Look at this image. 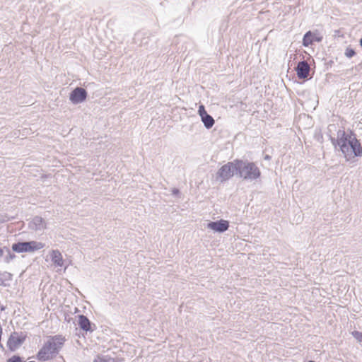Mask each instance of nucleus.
<instances>
[{
  "instance_id": "obj_1",
  "label": "nucleus",
  "mask_w": 362,
  "mask_h": 362,
  "mask_svg": "<svg viewBox=\"0 0 362 362\" xmlns=\"http://www.w3.org/2000/svg\"><path fill=\"white\" fill-rule=\"evenodd\" d=\"M330 139L335 148L338 147L346 160L352 157L362 156L361 144L352 132L347 134L344 130L339 129L337 138L331 137Z\"/></svg>"
},
{
  "instance_id": "obj_2",
  "label": "nucleus",
  "mask_w": 362,
  "mask_h": 362,
  "mask_svg": "<svg viewBox=\"0 0 362 362\" xmlns=\"http://www.w3.org/2000/svg\"><path fill=\"white\" fill-rule=\"evenodd\" d=\"M65 339L61 335L50 336L37 354V358L46 361L56 357L64 344Z\"/></svg>"
},
{
  "instance_id": "obj_3",
  "label": "nucleus",
  "mask_w": 362,
  "mask_h": 362,
  "mask_svg": "<svg viewBox=\"0 0 362 362\" xmlns=\"http://www.w3.org/2000/svg\"><path fill=\"white\" fill-rule=\"evenodd\" d=\"M238 175L245 180L253 181L259 178L261 171L257 165L247 160L238 159Z\"/></svg>"
},
{
  "instance_id": "obj_4",
  "label": "nucleus",
  "mask_w": 362,
  "mask_h": 362,
  "mask_svg": "<svg viewBox=\"0 0 362 362\" xmlns=\"http://www.w3.org/2000/svg\"><path fill=\"white\" fill-rule=\"evenodd\" d=\"M238 159L223 165L216 173V179L221 182L228 180L235 174L238 175Z\"/></svg>"
},
{
  "instance_id": "obj_5",
  "label": "nucleus",
  "mask_w": 362,
  "mask_h": 362,
  "mask_svg": "<svg viewBox=\"0 0 362 362\" xmlns=\"http://www.w3.org/2000/svg\"><path fill=\"white\" fill-rule=\"evenodd\" d=\"M45 245L40 242H18L13 244L12 250L18 253L32 252L43 248Z\"/></svg>"
},
{
  "instance_id": "obj_6",
  "label": "nucleus",
  "mask_w": 362,
  "mask_h": 362,
  "mask_svg": "<svg viewBox=\"0 0 362 362\" xmlns=\"http://www.w3.org/2000/svg\"><path fill=\"white\" fill-rule=\"evenodd\" d=\"M88 93L87 91L81 87L74 88L69 95V100L73 104H79L86 100Z\"/></svg>"
},
{
  "instance_id": "obj_7",
  "label": "nucleus",
  "mask_w": 362,
  "mask_h": 362,
  "mask_svg": "<svg viewBox=\"0 0 362 362\" xmlns=\"http://www.w3.org/2000/svg\"><path fill=\"white\" fill-rule=\"evenodd\" d=\"M198 113L205 128L207 129H211L214 126L215 120L212 116L207 113L203 105H199Z\"/></svg>"
},
{
  "instance_id": "obj_8",
  "label": "nucleus",
  "mask_w": 362,
  "mask_h": 362,
  "mask_svg": "<svg viewBox=\"0 0 362 362\" xmlns=\"http://www.w3.org/2000/svg\"><path fill=\"white\" fill-rule=\"evenodd\" d=\"M207 228L218 233H223L229 228V223L226 220H218L216 221H210L207 224Z\"/></svg>"
},
{
  "instance_id": "obj_9",
  "label": "nucleus",
  "mask_w": 362,
  "mask_h": 362,
  "mask_svg": "<svg viewBox=\"0 0 362 362\" xmlns=\"http://www.w3.org/2000/svg\"><path fill=\"white\" fill-rule=\"evenodd\" d=\"M310 66L306 61H300L296 68V74L300 79L306 78L309 75Z\"/></svg>"
},
{
  "instance_id": "obj_10",
  "label": "nucleus",
  "mask_w": 362,
  "mask_h": 362,
  "mask_svg": "<svg viewBox=\"0 0 362 362\" xmlns=\"http://www.w3.org/2000/svg\"><path fill=\"white\" fill-rule=\"evenodd\" d=\"M78 318V325L82 330L85 332H93L94 329L93 328V326L94 327L95 326V325H92L91 322L86 316L83 315H79Z\"/></svg>"
},
{
  "instance_id": "obj_11",
  "label": "nucleus",
  "mask_w": 362,
  "mask_h": 362,
  "mask_svg": "<svg viewBox=\"0 0 362 362\" xmlns=\"http://www.w3.org/2000/svg\"><path fill=\"white\" fill-rule=\"evenodd\" d=\"M25 338L18 337L16 333L11 334L7 341V346L11 351H14L17 347L21 345Z\"/></svg>"
},
{
  "instance_id": "obj_12",
  "label": "nucleus",
  "mask_w": 362,
  "mask_h": 362,
  "mask_svg": "<svg viewBox=\"0 0 362 362\" xmlns=\"http://www.w3.org/2000/svg\"><path fill=\"white\" fill-rule=\"evenodd\" d=\"M46 227L44 219L40 216H35L29 223V228L35 230H41Z\"/></svg>"
},
{
  "instance_id": "obj_13",
  "label": "nucleus",
  "mask_w": 362,
  "mask_h": 362,
  "mask_svg": "<svg viewBox=\"0 0 362 362\" xmlns=\"http://www.w3.org/2000/svg\"><path fill=\"white\" fill-rule=\"evenodd\" d=\"M315 41H321V37H317L316 35L312 33L311 31H308L303 36V45L304 47H308L309 45H312Z\"/></svg>"
},
{
  "instance_id": "obj_14",
  "label": "nucleus",
  "mask_w": 362,
  "mask_h": 362,
  "mask_svg": "<svg viewBox=\"0 0 362 362\" xmlns=\"http://www.w3.org/2000/svg\"><path fill=\"white\" fill-rule=\"evenodd\" d=\"M51 259L52 262L58 267H62L64 264V260L62 258V255L59 250H52L51 253Z\"/></svg>"
},
{
  "instance_id": "obj_15",
  "label": "nucleus",
  "mask_w": 362,
  "mask_h": 362,
  "mask_svg": "<svg viewBox=\"0 0 362 362\" xmlns=\"http://www.w3.org/2000/svg\"><path fill=\"white\" fill-rule=\"evenodd\" d=\"M93 362H115V359L108 356H97Z\"/></svg>"
},
{
  "instance_id": "obj_16",
  "label": "nucleus",
  "mask_w": 362,
  "mask_h": 362,
  "mask_svg": "<svg viewBox=\"0 0 362 362\" xmlns=\"http://www.w3.org/2000/svg\"><path fill=\"white\" fill-rule=\"evenodd\" d=\"M344 54L347 58H351L356 54V52L354 49L347 47L345 50Z\"/></svg>"
},
{
  "instance_id": "obj_17",
  "label": "nucleus",
  "mask_w": 362,
  "mask_h": 362,
  "mask_svg": "<svg viewBox=\"0 0 362 362\" xmlns=\"http://www.w3.org/2000/svg\"><path fill=\"white\" fill-rule=\"evenodd\" d=\"M352 336L360 343L362 342V332L359 331H353Z\"/></svg>"
},
{
  "instance_id": "obj_18",
  "label": "nucleus",
  "mask_w": 362,
  "mask_h": 362,
  "mask_svg": "<svg viewBox=\"0 0 362 362\" xmlns=\"http://www.w3.org/2000/svg\"><path fill=\"white\" fill-rule=\"evenodd\" d=\"M7 362H23L22 358L17 355H14L7 360Z\"/></svg>"
},
{
  "instance_id": "obj_19",
  "label": "nucleus",
  "mask_w": 362,
  "mask_h": 362,
  "mask_svg": "<svg viewBox=\"0 0 362 362\" xmlns=\"http://www.w3.org/2000/svg\"><path fill=\"white\" fill-rule=\"evenodd\" d=\"M2 276H4V278L5 279H6L7 278H9L11 277V274L10 273H8V272H5L4 274H2Z\"/></svg>"
},
{
  "instance_id": "obj_20",
  "label": "nucleus",
  "mask_w": 362,
  "mask_h": 362,
  "mask_svg": "<svg viewBox=\"0 0 362 362\" xmlns=\"http://www.w3.org/2000/svg\"><path fill=\"white\" fill-rule=\"evenodd\" d=\"M172 192L173 194H177L180 192L179 189L175 188L173 189Z\"/></svg>"
},
{
  "instance_id": "obj_21",
  "label": "nucleus",
  "mask_w": 362,
  "mask_h": 362,
  "mask_svg": "<svg viewBox=\"0 0 362 362\" xmlns=\"http://www.w3.org/2000/svg\"><path fill=\"white\" fill-rule=\"evenodd\" d=\"M4 255V251L1 248H0V258L3 256Z\"/></svg>"
},
{
  "instance_id": "obj_22",
  "label": "nucleus",
  "mask_w": 362,
  "mask_h": 362,
  "mask_svg": "<svg viewBox=\"0 0 362 362\" xmlns=\"http://www.w3.org/2000/svg\"><path fill=\"white\" fill-rule=\"evenodd\" d=\"M270 158H271V157H270L269 155H266V156H264V159H265V160H269Z\"/></svg>"
},
{
  "instance_id": "obj_23",
  "label": "nucleus",
  "mask_w": 362,
  "mask_h": 362,
  "mask_svg": "<svg viewBox=\"0 0 362 362\" xmlns=\"http://www.w3.org/2000/svg\"><path fill=\"white\" fill-rule=\"evenodd\" d=\"M0 285H4V286H6L4 282H3V280L0 277Z\"/></svg>"
},
{
  "instance_id": "obj_24",
  "label": "nucleus",
  "mask_w": 362,
  "mask_h": 362,
  "mask_svg": "<svg viewBox=\"0 0 362 362\" xmlns=\"http://www.w3.org/2000/svg\"><path fill=\"white\" fill-rule=\"evenodd\" d=\"M359 45L362 47V37L359 40Z\"/></svg>"
}]
</instances>
